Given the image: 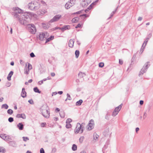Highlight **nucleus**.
<instances>
[{
  "label": "nucleus",
  "mask_w": 153,
  "mask_h": 153,
  "mask_svg": "<svg viewBox=\"0 0 153 153\" xmlns=\"http://www.w3.org/2000/svg\"><path fill=\"white\" fill-rule=\"evenodd\" d=\"M12 14L14 17L18 18L19 22L22 25H27V23L30 21L32 16H33V14L30 12H25L22 14L20 18H19L20 16L16 12L12 13Z\"/></svg>",
  "instance_id": "1"
},
{
  "label": "nucleus",
  "mask_w": 153,
  "mask_h": 153,
  "mask_svg": "<svg viewBox=\"0 0 153 153\" xmlns=\"http://www.w3.org/2000/svg\"><path fill=\"white\" fill-rule=\"evenodd\" d=\"M41 112L42 115L45 117L48 118L50 116L49 109L47 104L43 105L41 108Z\"/></svg>",
  "instance_id": "2"
},
{
  "label": "nucleus",
  "mask_w": 153,
  "mask_h": 153,
  "mask_svg": "<svg viewBox=\"0 0 153 153\" xmlns=\"http://www.w3.org/2000/svg\"><path fill=\"white\" fill-rule=\"evenodd\" d=\"M83 127L79 123H77L74 130L75 133L76 134L79 133L80 134L82 133L83 131Z\"/></svg>",
  "instance_id": "3"
},
{
  "label": "nucleus",
  "mask_w": 153,
  "mask_h": 153,
  "mask_svg": "<svg viewBox=\"0 0 153 153\" xmlns=\"http://www.w3.org/2000/svg\"><path fill=\"white\" fill-rule=\"evenodd\" d=\"M149 62H147L146 63L138 75L139 76H140L141 75H142L144 73L146 72L147 69L150 66V64H149Z\"/></svg>",
  "instance_id": "4"
},
{
  "label": "nucleus",
  "mask_w": 153,
  "mask_h": 153,
  "mask_svg": "<svg viewBox=\"0 0 153 153\" xmlns=\"http://www.w3.org/2000/svg\"><path fill=\"white\" fill-rule=\"evenodd\" d=\"M94 121L93 120L91 119L89 122V123L87 126V128L88 130H91L94 128Z\"/></svg>",
  "instance_id": "5"
},
{
  "label": "nucleus",
  "mask_w": 153,
  "mask_h": 153,
  "mask_svg": "<svg viewBox=\"0 0 153 153\" xmlns=\"http://www.w3.org/2000/svg\"><path fill=\"white\" fill-rule=\"evenodd\" d=\"M61 16L60 14L56 15L50 21V22L52 23L57 21L61 18Z\"/></svg>",
  "instance_id": "6"
},
{
  "label": "nucleus",
  "mask_w": 153,
  "mask_h": 153,
  "mask_svg": "<svg viewBox=\"0 0 153 153\" xmlns=\"http://www.w3.org/2000/svg\"><path fill=\"white\" fill-rule=\"evenodd\" d=\"M47 33H41L39 35H38L37 37L41 41H43L45 40V39H46V35H47Z\"/></svg>",
  "instance_id": "7"
},
{
  "label": "nucleus",
  "mask_w": 153,
  "mask_h": 153,
  "mask_svg": "<svg viewBox=\"0 0 153 153\" xmlns=\"http://www.w3.org/2000/svg\"><path fill=\"white\" fill-rule=\"evenodd\" d=\"M13 10L15 12H16L18 13H23V10L20 9L17 7H14L13 8Z\"/></svg>",
  "instance_id": "8"
},
{
  "label": "nucleus",
  "mask_w": 153,
  "mask_h": 153,
  "mask_svg": "<svg viewBox=\"0 0 153 153\" xmlns=\"http://www.w3.org/2000/svg\"><path fill=\"white\" fill-rule=\"evenodd\" d=\"M34 5H35V2L31 1L28 4V7L32 10H33Z\"/></svg>",
  "instance_id": "9"
},
{
  "label": "nucleus",
  "mask_w": 153,
  "mask_h": 153,
  "mask_svg": "<svg viewBox=\"0 0 153 153\" xmlns=\"http://www.w3.org/2000/svg\"><path fill=\"white\" fill-rule=\"evenodd\" d=\"M71 27L69 25H65L61 27V30L62 32H64L65 30L70 29Z\"/></svg>",
  "instance_id": "10"
},
{
  "label": "nucleus",
  "mask_w": 153,
  "mask_h": 153,
  "mask_svg": "<svg viewBox=\"0 0 153 153\" xmlns=\"http://www.w3.org/2000/svg\"><path fill=\"white\" fill-rule=\"evenodd\" d=\"M27 93L25 91V89L24 88H23L22 90V91L21 94V96L23 98L26 97L27 95Z\"/></svg>",
  "instance_id": "11"
},
{
  "label": "nucleus",
  "mask_w": 153,
  "mask_h": 153,
  "mask_svg": "<svg viewBox=\"0 0 153 153\" xmlns=\"http://www.w3.org/2000/svg\"><path fill=\"white\" fill-rule=\"evenodd\" d=\"M17 126L18 129L20 130H23L24 128V125L22 123H19Z\"/></svg>",
  "instance_id": "12"
},
{
  "label": "nucleus",
  "mask_w": 153,
  "mask_h": 153,
  "mask_svg": "<svg viewBox=\"0 0 153 153\" xmlns=\"http://www.w3.org/2000/svg\"><path fill=\"white\" fill-rule=\"evenodd\" d=\"M16 117L18 118H22L23 119H25L26 118V116L24 114H17L16 116Z\"/></svg>",
  "instance_id": "13"
},
{
  "label": "nucleus",
  "mask_w": 153,
  "mask_h": 153,
  "mask_svg": "<svg viewBox=\"0 0 153 153\" xmlns=\"http://www.w3.org/2000/svg\"><path fill=\"white\" fill-rule=\"evenodd\" d=\"M74 41L73 40L70 39L68 42L69 46L71 48H73L74 46Z\"/></svg>",
  "instance_id": "14"
},
{
  "label": "nucleus",
  "mask_w": 153,
  "mask_h": 153,
  "mask_svg": "<svg viewBox=\"0 0 153 153\" xmlns=\"http://www.w3.org/2000/svg\"><path fill=\"white\" fill-rule=\"evenodd\" d=\"M35 5L34 7L33 10H36L38 9L40 7V5L37 2H35Z\"/></svg>",
  "instance_id": "15"
},
{
  "label": "nucleus",
  "mask_w": 153,
  "mask_h": 153,
  "mask_svg": "<svg viewBox=\"0 0 153 153\" xmlns=\"http://www.w3.org/2000/svg\"><path fill=\"white\" fill-rule=\"evenodd\" d=\"M28 23H27V25H27V26L28 27V28H30L33 29H36V27L33 24H28Z\"/></svg>",
  "instance_id": "16"
},
{
  "label": "nucleus",
  "mask_w": 153,
  "mask_h": 153,
  "mask_svg": "<svg viewBox=\"0 0 153 153\" xmlns=\"http://www.w3.org/2000/svg\"><path fill=\"white\" fill-rule=\"evenodd\" d=\"M13 74V72L11 71L9 73L8 76L7 77V79L8 81H10L11 80V77Z\"/></svg>",
  "instance_id": "17"
},
{
  "label": "nucleus",
  "mask_w": 153,
  "mask_h": 153,
  "mask_svg": "<svg viewBox=\"0 0 153 153\" xmlns=\"http://www.w3.org/2000/svg\"><path fill=\"white\" fill-rule=\"evenodd\" d=\"M54 38V36H51L49 37L48 38L46 39V40L45 42V43H47L48 42H50L51 40H52Z\"/></svg>",
  "instance_id": "18"
},
{
  "label": "nucleus",
  "mask_w": 153,
  "mask_h": 153,
  "mask_svg": "<svg viewBox=\"0 0 153 153\" xmlns=\"http://www.w3.org/2000/svg\"><path fill=\"white\" fill-rule=\"evenodd\" d=\"M28 29L29 31L32 34H35L36 31V29H33L32 28H29Z\"/></svg>",
  "instance_id": "19"
},
{
  "label": "nucleus",
  "mask_w": 153,
  "mask_h": 153,
  "mask_svg": "<svg viewBox=\"0 0 153 153\" xmlns=\"http://www.w3.org/2000/svg\"><path fill=\"white\" fill-rule=\"evenodd\" d=\"M79 21V18L77 17L73 19L72 20V22L73 23L77 22Z\"/></svg>",
  "instance_id": "20"
},
{
  "label": "nucleus",
  "mask_w": 153,
  "mask_h": 153,
  "mask_svg": "<svg viewBox=\"0 0 153 153\" xmlns=\"http://www.w3.org/2000/svg\"><path fill=\"white\" fill-rule=\"evenodd\" d=\"M82 102L83 100H82L80 99L76 102V106H80L82 104Z\"/></svg>",
  "instance_id": "21"
},
{
  "label": "nucleus",
  "mask_w": 153,
  "mask_h": 153,
  "mask_svg": "<svg viewBox=\"0 0 153 153\" xmlns=\"http://www.w3.org/2000/svg\"><path fill=\"white\" fill-rule=\"evenodd\" d=\"M70 2H68L65 4V8L67 9H69L70 7H72L71 5H70Z\"/></svg>",
  "instance_id": "22"
},
{
  "label": "nucleus",
  "mask_w": 153,
  "mask_h": 153,
  "mask_svg": "<svg viewBox=\"0 0 153 153\" xmlns=\"http://www.w3.org/2000/svg\"><path fill=\"white\" fill-rule=\"evenodd\" d=\"M33 91L36 93H41V91H40L39 89L37 87H34L33 89Z\"/></svg>",
  "instance_id": "23"
},
{
  "label": "nucleus",
  "mask_w": 153,
  "mask_h": 153,
  "mask_svg": "<svg viewBox=\"0 0 153 153\" xmlns=\"http://www.w3.org/2000/svg\"><path fill=\"white\" fill-rule=\"evenodd\" d=\"M86 75L84 73L80 72L78 74V76L80 78H83Z\"/></svg>",
  "instance_id": "24"
},
{
  "label": "nucleus",
  "mask_w": 153,
  "mask_h": 153,
  "mask_svg": "<svg viewBox=\"0 0 153 153\" xmlns=\"http://www.w3.org/2000/svg\"><path fill=\"white\" fill-rule=\"evenodd\" d=\"M119 112V111L117 110L116 109H114L112 113V116L114 117L116 116L117 114Z\"/></svg>",
  "instance_id": "25"
},
{
  "label": "nucleus",
  "mask_w": 153,
  "mask_h": 153,
  "mask_svg": "<svg viewBox=\"0 0 153 153\" xmlns=\"http://www.w3.org/2000/svg\"><path fill=\"white\" fill-rule=\"evenodd\" d=\"M77 146L75 144H73L72 147V149L73 151H75L77 150Z\"/></svg>",
  "instance_id": "26"
},
{
  "label": "nucleus",
  "mask_w": 153,
  "mask_h": 153,
  "mask_svg": "<svg viewBox=\"0 0 153 153\" xmlns=\"http://www.w3.org/2000/svg\"><path fill=\"white\" fill-rule=\"evenodd\" d=\"M88 2H86L85 0H84L82 3V6L84 7H87L88 5V4H87Z\"/></svg>",
  "instance_id": "27"
},
{
  "label": "nucleus",
  "mask_w": 153,
  "mask_h": 153,
  "mask_svg": "<svg viewBox=\"0 0 153 153\" xmlns=\"http://www.w3.org/2000/svg\"><path fill=\"white\" fill-rule=\"evenodd\" d=\"M60 116L62 118H64L65 117V114L64 111H61L59 113Z\"/></svg>",
  "instance_id": "28"
},
{
  "label": "nucleus",
  "mask_w": 153,
  "mask_h": 153,
  "mask_svg": "<svg viewBox=\"0 0 153 153\" xmlns=\"http://www.w3.org/2000/svg\"><path fill=\"white\" fill-rule=\"evenodd\" d=\"M10 145L13 147H16V144L15 142L14 141H12L10 143Z\"/></svg>",
  "instance_id": "29"
},
{
  "label": "nucleus",
  "mask_w": 153,
  "mask_h": 153,
  "mask_svg": "<svg viewBox=\"0 0 153 153\" xmlns=\"http://www.w3.org/2000/svg\"><path fill=\"white\" fill-rule=\"evenodd\" d=\"M75 56L76 58H78L79 54V50H76L75 52Z\"/></svg>",
  "instance_id": "30"
},
{
  "label": "nucleus",
  "mask_w": 153,
  "mask_h": 153,
  "mask_svg": "<svg viewBox=\"0 0 153 153\" xmlns=\"http://www.w3.org/2000/svg\"><path fill=\"white\" fill-rule=\"evenodd\" d=\"M67 98L65 99V101H66L67 100H72V98H71V97L70 95L68 93L67 94Z\"/></svg>",
  "instance_id": "31"
},
{
  "label": "nucleus",
  "mask_w": 153,
  "mask_h": 153,
  "mask_svg": "<svg viewBox=\"0 0 153 153\" xmlns=\"http://www.w3.org/2000/svg\"><path fill=\"white\" fill-rule=\"evenodd\" d=\"M122 104H121L120 105H119V106L117 107L116 108H115V109H116V110L117 111H119L120 110L121 108L122 107Z\"/></svg>",
  "instance_id": "32"
},
{
  "label": "nucleus",
  "mask_w": 153,
  "mask_h": 153,
  "mask_svg": "<svg viewBox=\"0 0 153 153\" xmlns=\"http://www.w3.org/2000/svg\"><path fill=\"white\" fill-rule=\"evenodd\" d=\"M80 17H81V19H84L85 18H86L87 16L86 14H82L79 16Z\"/></svg>",
  "instance_id": "33"
},
{
  "label": "nucleus",
  "mask_w": 153,
  "mask_h": 153,
  "mask_svg": "<svg viewBox=\"0 0 153 153\" xmlns=\"http://www.w3.org/2000/svg\"><path fill=\"white\" fill-rule=\"evenodd\" d=\"M84 12L83 10H82L79 11L74 13H73V14H79L81 13H82Z\"/></svg>",
  "instance_id": "34"
},
{
  "label": "nucleus",
  "mask_w": 153,
  "mask_h": 153,
  "mask_svg": "<svg viewBox=\"0 0 153 153\" xmlns=\"http://www.w3.org/2000/svg\"><path fill=\"white\" fill-rule=\"evenodd\" d=\"M8 108V106L6 104L2 105L1 106V108H4L5 109H7Z\"/></svg>",
  "instance_id": "35"
},
{
  "label": "nucleus",
  "mask_w": 153,
  "mask_h": 153,
  "mask_svg": "<svg viewBox=\"0 0 153 153\" xmlns=\"http://www.w3.org/2000/svg\"><path fill=\"white\" fill-rule=\"evenodd\" d=\"M5 151L3 147H0V153H4Z\"/></svg>",
  "instance_id": "36"
},
{
  "label": "nucleus",
  "mask_w": 153,
  "mask_h": 153,
  "mask_svg": "<svg viewBox=\"0 0 153 153\" xmlns=\"http://www.w3.org/2000/svg\"><path fill=\"white\" fill-rule=\"evenodd\" d=\"M7 113L10 114H12L13 113V111L11 109H9L7 111Z\"/></svg>",
  "instance_id": "37"
},
{
  "label": "nucleus",
  "mask_w": 153,
  "mask_h": 153,
  "mask_svg": "<svg viewBox=\"0 0 153 153\" xmlns=\"http://www.w3.org/2000/svg\"><path fill=\"white\" fill-rule=\"evenodd\" d=\"M6 134H1L0 135V137L1 138L3 139L4 140H5V139L6 138Z\"/></svg>",
  "instance_id": "38"
},
{
  "label": "nucleus",
  "mask_w": 153,
  "mask_h": 153,
  "mask_svg": "<svg viewBox=\"0 0 153 153\" xmlns=\"http://www.w3.org/2000/svg\"><path fill=\"white\" fill-rule=\"evenodd\" d=\"M84 138L83 136L81 137L79 139V142L80 143H82L83 141Z\"/></svg>",
  "instance_id": "39"
},
{
  "label": "nucleus",
  "mask_w": 153,
  "mask_h": 153,
  "mask_svg": "<svg viewBox=\"0 0 153 153\" xmlns=\"http://www.w3.org/2000/svg\"><path fill=\"white\" fill-rule=\"evenodd\" d=\"M66 123V127L67 128H71V127L72 126L70 124V123Z\"/></svg>",
  "instance_id": "40"
},
{
  "label": "nucleus",
  "mask_w": 153,
  "mask_h": 153,
  "mask_svg": "<svg viewBox=\"0 0 153 153\" xmlns=\"http://www.w3.org/2000/svg\"><path fill=\"white\" fill-rule=\"evenodd\" d=\"M8 120L9 122L12 123L14 121L13 118L12 117H10L8 119Z\"/></svg>",
  "instance_id": "41"
},
{
  "label": "nucleus",
  "mask_w": 153,
  "mask_h": 153,
  "mask_svg": "<svg viewBox=\"0 0 153 153\" xmlns=\"http://www.w3.org/2000/svg\"><path fill=\"white\" fill-rule=\"evenodd\" d=\"M104 66V64L103 62H100L99 64V66L100 68H102Z\"/></svg>",
  "instance_id": "42"
},
{
  "label": "nucleus",
  "mask_w": 153,
  "mask_h": 153,
  "mask_svg": "<svg viewBox=\"0 0 153 153\" xmlns=\"http://www.w3.org/2000/svg\"><path fill=\"white\" fill-rule=\"evenodd\" d=\"M99 136L97 135V134H94V139L95 140H96L99 137Z\"/></svg>",
  "instance_id": "43"
},
{
  "label": "nucleus",
  "mask_w": 153,
  "mask_h": 153,
  "mask_svg": "<svg viewBox=\"0 0 153 153\" xmlns=\"http://www.w3.org/2000/svg\"><path fill=\"white\" fill-rule=\"evenodd\" d=\"M68 2H70V4L71 5V6H73L74 4V1L73 0H70V1H68Z\"/></svg>",
  "instance_id": "44"
},
{
  "label": "nucleus",
  "mask_w": 153,
  "mask_h": 153,
  "mask_svg": "<svg viewBox=\"0 0 153 153\" xmlns=\"http://www.w3.org/2000/svg\"><path fill=\"white\" fill-rule=\"evenodd\" d=\"M40 68H39V70H40V73L41 74H42L43 73V72H45V71H42V65H41V64H40Z\"/></svg>",
  "instance_id": "45"
},
{
  "label": "nucleus",
  "mask_w": 153,
  "mask_h": 153,
  "mask_svg": "<svg viewBox=\"0 0 153 153\" xmlns=\"http://www.w3.org/2000/svg\"><path fill=\"white\" fill-rule=\"evenodd\" d=\"M72 120L70 118H68L67 119L66 121V123H71L72 121Z\"/></svg>",
  "instance_id": "46"
},
{
  "label": "nucleus",
  "mask_w": 153,
  "mask_h": 153,
  "mask_svg": "<svg viewBox=\"0 0 153 153\" xmlns=\"http://www.w3.org/2000/svg\"><path fill=\"white\" fill-rule=\"evenodd\" d=\"M23 139V140L24 141H26L27 140H29V139L27 137H22Z\"/></svg>",
  "instance_id": "47"
},
{
  "label": "nucleus",
  "mask_w": 153,
  "mask_h": 153,
  "mask_svg": "<svg viewBox=\"0 0 153 153\" xmlns=\"http://www.w3.org/2000/svg\"><path fill=\"white\" fill-rule=\"evenodd\" d=\"M117 7L115 10L114 11H113L111 13V17H112L113 16V15L115 13H116V10H117Z\"/></svg>",
  "instance_id": "48"
},
{
  "label": "nucleus",
  "mask_w": 153,
  "mask_h": 153,
  "mask_svg": "<svg viewBox=\"0 0 153 153\" xmlns=\"http://www.w3.org/2000/svg\"><path fill=\"white\" fill-rule=\"evenodd\" d=\"M144 45V43H143V45H142V47L140 49V53H142L144 49V47H143V45Z\"/></svg>",
  "instance_id": "49"
},
{
  "label": "nucleus",
  "mask_w": 153,
  "mask_h": 153,
  "mask_svg": "<svg viewBox=\"0 0 153 153\" xmlns=\"http://www.w3.org/2000/svg\"><path fill=\"white\" fill-rule=\"evenodd\" d=\"M82 25L80 24H78L75 27L76 28H80L82 27Z\"/></svg>",
  "instance_id": "50"
},
{
  "label": "nucleus",
  "mask_w": 153,
  "mask_h": 153,
  "mask_svg": "<svg viewBox=\"0 0 153 153\" xmlns=\"http://www.w3.org/2000/svg\"><path fill=\"white\" fill-rule=\"evenodd\" d=\"M28 68L30 70H31L32 68V66L30 63H28Z\"/></svg>",
  "instance_id": "51"
},
{
  "label": "nucleus",
  "mask_w": 153,
  "mask_h": 153,
  "mask_svg": "<svg viewBox=\"0 0 153 153\" xmlns=\"http://www.w3.org/2000/svg\"><path fill=\"white\" fill-rule=\"evenodd\" d=\"M30 56L31 57L33 58L35 56L33 52H31L30 53Z\"/></svg>",
  "instance_id": "52"
},
{
  "label": "nucleus",
  "mask_w": 153,
  "mask_h": 153,
  "mask_svg": "<svg viewBox=\"0 0 153 153\" xmlns=\"http://www.w3.org/2000/svg\"><path fill=\"white\" fill-rule=\"evenodd\" d=\"M28 102L31 104H33L34 102L33 100L32 99H30L28 101Z\"/></svg>",
  "instance_id": "53"
},
{
  "label": "nucleus",
  "mask_w": 153,
  "mask_h": 153,
  "mask_svg": "<svg viewBox=\"0 0 153 153\" xmlns=\"http://www.w3.org/2000/svg\"><path fill=\"white\" fill-rule=\"evenodd\" d=\"M30 69H27L25 71V74H28L29 72Z\"/></svg>",
  "instance_id": "54"
},
{
  "label": "nucleus",
  "mask_w": 153,
  "mask_h": 153,
  "mask_svg": "<svg viewBox=\"0 0 153 153\" xmlns=\"http://www.w3.org/2000/svg\"><path fill=\"white\" fill-rule=\"evenodd\" d=\"M40 153H45V151L44 149L43 148H42L40 149Z\"/></svg>",
  "instance_id": "55"
},
{
  "label": "nucleus",
  "mask_w": 153,
  "mask_h": 153,
  "mask_svg": "<svg viewBox=\"0 0 153 153\" xmlns=\"http://www.w3.org/2000/svg\"><path fill=\"white\" fill-rule=\"evenodd\" d=\"M61 27H56L53 28V30H56L57 29H59L61 30Z\"/></svg>",
  "instance_id": "56"
},
{
  "label": "nucleus",
  "mask_w": 153,
  "mask_h": 153,
  "mask_svg": "<svg viewBox=\"0 0 153 153\" xmlns=\"http://www.w3.org/2000/svg\"><path fill=\"white\" fill-rule=\"evenodd\" d=\"M105 118L108 120H109V118L108 114H107L106 115H105Z\"/></svg>",
  "instance_id": "57"
},
{
  "label": "nucleus",
  "mask_w": 153,
  "mask_h": 153,
  "mask_svg": "<svg viewBox=\"0 0 153 153\" xmlns=\"http://www.w3.org/2000/svg\"><path fill=\"white\" fill-rule=\"evenodd\" d=\"M93 6L92 5V4H91L88 7V9L90 10L91 8H92Z\"/></svg>",
  "instance_id": "58"
},
{
  "label": "nucleus",
  "mask_w": 153,
  "mask_h": 153,
  "mask_svg": "<svg viewBox=\"0 0 153 153\" xmlns=\"http://www.w3.org/2000/svg\"><path fill=\"white\" fill-rule=\"evenodd\" d=\"M46 124V123H42L41 124V126L42 127H44Z\"/></svg>",
  "instance_id": "59"
},
{
  "label": "nucleus",
  "mask_w": 153,
  "mask_h": 153,
  "mask_svg": "<svg viewBox=\"0 0 153 153\" xmlns=\"http://www.w3.org/2000/svg\"><path fill=\"white\" fill-rule=\"evenodd\" d=\"M119 63L120 65H122L123 63V62L121 59H119Z\"/></svg>",
  "instance_id": "60"
},
{
  "label": "nucleus",
  "mask_w": 153,
  "mask_h": 153,
  "mask_svg": "<svg viewBox=\"0 0 153 153\" xmlns=\"http://www.w3.org/2000/svg\"><path fill=\"white\" fill-rule=\"evenodd\" d=\"M55 111L57 113L58 112H59L60 111V109L58 108H56V109L55 110Z\"/></svg>",
  "instance_id": "61"
},
{
  "label": "nucleus",
  "mask_w": 153,
  "mask_h": 153,
  "mask_svg": "<svg viewBox=\"0 0 153 153\" xmlns=\"http://www.w3.org/2000/svg\"><path fill=\"white\" fill-rule=\"evenodd\" d=\"M144 102V101L143 100H141L140 101V104L141 105H142L143 104Z\"/></svg>",
  "instance_id": "62"
},
{
  "label": "nucleus",
  "mask_w": 153,
  "mask_h": 153,
  "mask_svg": "<svg viewBox=\"0 0 153 153\" xmlns=\"http://www.w3.org/2000/svg\"><path fill=\"white\" fill-rule=\"evenodd\" d=\"M56 149L55 148H53L52 149V152H53V153H55L56 151Z\"/></svg>",
  "instance_id": "63"
},
{
  "label": "nucleus",
  "mask_w": 153,
  "mask_h": 153,
  "mask_svg": "<svg viewBox=\"0 0 153 153\" xmlns=\"http://www.w3.org/2000/svg\"><path fill=\"white\" fill-rule=\"evenodd\" d=\"M43 83V81L42 80L40 81H39L38 82V84L39 85H41Z\"/></svg>",
  "instance_id": "64"
}]
</instances>
